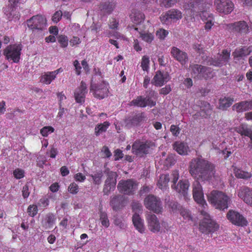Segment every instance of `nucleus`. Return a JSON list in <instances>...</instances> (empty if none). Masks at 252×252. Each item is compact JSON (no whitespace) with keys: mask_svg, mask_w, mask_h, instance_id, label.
<instances>
[{"mask_svg":"<svg viewBox=\"0 0 252 252\" xmlns=\"http://www.w3.org/2000/svg\"><path fill=\"white\" fill-rule=\"evenodd\" d=\"M251 52L252 50L250 47H243L241 48L236 49L233 52L232 55L235 62L236 63L237 61L239 60V58L246 56L249 55Z\"/></svg>","mask_w":252,"mask_h":252,"instance_id":"28","label":"nucleus"},{"mask_svg":"<svg viewBox=\"0 0 252 252\" xmlns=\"http://www.w3.org/2000/svg\"><path fill=\"white\" fill-rule=\"evenodd\" d=\"M22 49V45L20 44L9 45L4 49L3 55L7 60L18 63L20 60Z\"/></svg>","mask_w":252,"mask_h":252,"instance_id":"8","label":"nucleus"},{"mask_svg":"<svg viewBox=\"0 0 252 252\" xmlns=\"http://www.w3.org/2000/svg\"><path fill=\"white\" fill-rule=\"evenodd\" d=\"M227 28L232 31L240 34H246L249 32V27L244 21H240L227 25Z\"/></svg>","mask_w":252,"mask_h":252,"instance_id":"19","label":"nucleus"},{"mask_svg":"<svg viewBox=\"0 0 252 252\" xmlns=\"http://www.w3.org/2000/svg\"><path fill=\"white\" fill-rule=\"evenodd\" d=\"M54 129L50 126H44L40 129V133L44 137L47 136L48 134L54 132Z\"/></svg>","mask_w":252,"mask_h":252,"instance_id":"44","label":"nucleus"},{"mask_svg":"<svg viewBox=\"0 0 252 252\" xmlns=\"http://www.w3.org/2000/svg\"><path fill=\"white\" fill-rule=\"evenodd\" d=\"M157 94L154 91H149V95L146 97L139 96L136 99L131 101V105L137 106L140 107H145L147 106L151 107L156 104V100L152 99V97H157Z\"/></svg>","mask_w":252,"mask_h":252,"instance_id":"10","label":"nucleus"},{"mask_svg":"<svg viewBox=\"0 0 252 252\" xmlns=\"http://www.w3.org/2000/svg\"><path fill=\"white\" fill-rule=\"evenodd\" d=\"M140 37L148 43H151L154 37L153 34L151 33H140Z\"/></svg>","mask_w":252,"mask_h":252,"instance_id":"45","label":"nucleus"},{"mask_svg":"<svg viewBox=\"0 0 252 252\" xmlns=\"http://www.w3.org/2000/svg\"><path fill=\"white\" fill-rule=\"evenodd\" d=\"M212 112V108L210 104L206 101L201 102L200 110L198 112L199 116L203 118L210 116Z\"/></svg>","mask_w":252,"mask_h":252,"instance_id":"30","label":"nucleus"},{"mask_svg":"<svg viewBox=\"0 0 252 252\" xmlns=\"http://www.w3.org/2000/svg\"><path fill=\"white\" fill-rule=\"evenodd\" d=\"M149 59L147 56H144L142 58L141 62V67L143 70H147L149 68Z\"/></svg>","mask_w":252,"mask_h":252,"instance_id":"49","label":"nucleus"},{"mask_svg":"<svg viewBox=\"0 0 252 252\" xmlns=\"http://www.w3.org/2000/svg\"><path fill=\"white\" fill-rule=\"evenodd\" d=\"M132 222L134 226L139 232L142 233L144 232L145 228L144 226L143 221L141 219L138 213H135L133 215Z\"/></svg>","mask_w":252,"mask_h":252,"instance_id":"31","label":"nucleus"},{"mask_svg":"<svg viewBox=\"0 0 252 252\" xmlns=\"http://www.w3.org/2000/svg\"><path fill=\"white\" fill-rule=\"evenodd\" d=\"M235 175L236 177L240 179H247L250 178L252 175L248 172H245L241 169H237L235 170Z\"/></svg>","mask_w":252,"mask_h":252,"instance_id":"40","label":"nucleus"},{"mask_svg":"<svg viewBox=\"0 0 252 252\" xmlns=\"http://www.w3.org/2000/svg\"><path fill=\"white\" fill-rule=\"evenodd\" d=\"M236 131L241 135H244L250 137L252 131L248 127L246 124H242L239 126L236 127Z\"/></svg>","mask_w":252,"mask_h":252,"instance_id":"38","label":"nucleus"},{"mask_svg":"<svg viewBox=\"0 0 252 252\" xmlns=\"http://www.w3.org/2000/svg\"><path fill=\"white\" fill-rule=\"evenodd\" d=\"M200 213L203 217L199 224V229L202 233L208 234L216 231L219 225L212 219L210 215L205 210H201Z\"/></svg>","mask_w":252,"mask_h":252,"instance_id":"5","label":"nucleus"},{"mask_svg":"<svg viewBox=\"0 0 252 252\" xmlns=\"http://www.w3.org/2000/svg\"><path fill=\"white\" fill-rule=\"evenodd\" d=\"M144 118V115L142 113L132 114L125 119V126L127 128L136 126L143 120Z\"/></svg>","mask_w":252,"mask_h":252,"instance_id":"21","label":"nucleus"},{"mask_svg":"<svg viewBox=\"0 0 252 252\" xmlns=\"http://www.w3.org/2000/svg\"><path fill=\"white\" fill-rule=\"evenodd\" d=\"M120 192L126 195H132L137 188L136 183L131 179L121 180L117 186Z\"/></svg>","mask_w":252,"mask_h":252,"instance_id":"11","label":"nucleus"},{"mask_svg":"<svg viewBox=\"0 0 252 252\" xmlns=\"http://www.w3.org/2000/svg\"><path fill=\"white\" fill-rule=\"evenodd\" d=\"M88 92L86 84L81 81L80 86L74 92V97L76 101L81 104L85 102L86 94Z\"/></svg>","mask_w":252,"mask_h":252,"instance_id":"20","label":"nucleus"},{"mask_svg":"<svg viewBox=\"0 0 252 252\" xmlns=\"http://www.w3.org/2000/svg\"><path fill=\"white\" fill-rule=\"evenodd\" d=\"M46 161V160L45 157L40 156L37 158V165L39 167H43Z\"/></svg>","mask_w":252,"mask_h":252,"instance_id":"60","label":"nucleus"},{"mask_svg":"<svg viewBox=\"0 0 252 252\" xmlns=\"http://www.w3.org/2000/svg\"><path fill=\"white\" fill-rule=\"evenodd\" d=\"M80 43V39L79 38L76 36H74L70 40V44L71 46H74L75 45L78 44Z\"/></svg>","mask_w":252,"mask_h":252,"instance_id":"64","label":"nucleus"},{"mask_svg":"<svg viewBox=\"0 0 252 252\" xmlns=\"http://www.w3.org/2000/svg\"><path fill=\"white\" fill-rule=\"evenodd\" d=\"M93 183L95 185H99L101 183V178L103 176V173L101 170L95 172L91 175Z\"/></svg>","mask_w":252,"mask_h":252,"instance_id":"39","label":"nucleus"},{"mask_svg":"<svg viewBox=\"0 0 252 252\" xmlns=\"http://www.w3.org/2000/svg\"><path fill=\"white\" fill-rule=\"evenodd\" d=\"M173 148L181 155H187L189 152V148L187 143L182 141L175 142L173 144Z\"/></svg>","mask_w":252,"mask_h":252,"instance_id":"26","label":"nucleus"},{"mask_svg":"<svg viewBox=\"0 0 252 252\" xmlns=\"http://www.w3.org/2000/svg\"><path fill=\"white\" fill-rule=\"evenodd\" d=\"M132 209L136 211L135 213L139 212L142 210V205L137 202H133L132 205Z\"/></svg>","mask_w":252,"mask_h":252,"instance_id":"61","label":"nucleus"},{"mask_svg":"<svg viewBox=\"0 0 252 252\" xmlns=\"http://www.w3.org/2000/svg\"><path fill=\"white\" fill-rule=\"evenodd\" d=\"M230 53L226 50H222L221 54H219L214 58L207 57L206 63L208 65L221 67L226 64L230 59Z\"/></svg>","mask_w":252,"mask_h":252,"instance_id":"9","label":"nucleus"},{"mask_svg":"<svg viewBox=\"0 0 252 252\" xmlns=\"http://www.w3.org/2000/svg\"><path fill=\"white\" fill-rule=\"evenodd\" d=\"M62 15V11L61 10H59L54 13L52 18V20L54 23H57L61 19Z\"/></svg>","mask_w":252,"mask_h":252,"instance_id":"52","label":"nucleus"},{"mask_svg":"<svg viewBox=\"0 0 252 252\" xmlns=\"http://www.w3.org/2000/svg\"><path fill=\"white\" fill-rule=\"evenodd\" d=\"M234 99L229 97L220 98L219 100V108L225 110L231 105Z\"/></svg>","mask_w":252,"mask_h":252,"instance_id":"35","label":"nucleus"},{"mask_svg":"<svg viewBox=\"0 0 252 252\" xmlns=\"http://www.w3.org/2000/svg\"><path fill=\"white\" fill-rule=\"evenodd\" d=\"M109 126L110 123L107 121L102 124H98L94 128L95 135L97 136L102 133L105 132Z\"/></svg>","mask_w":252,"mask_h":252,"instance_id":"37","label":"nucleus"},{"mask_svg":"<svg viewBox=\"0 0 252 252\" xmlns=\"http://www.w3.org/2000/svg\"><path fill=\"white\" fill-rule=\"evenodd\" d=\"M131 20L135 24H139L142 22L145 16L143 13L137 10H133L130 15Z\"/></svg>","mask_w":252,"mask_h":252,"instance_id":"34","label":"nucleus"},{"mask_svg":"<svg viewBox=\"0 0 252 252\" xmlns=\"http://www.w3.org/2000/svg\"><path fill=\"white\" fill-rule=\"evenodd\" d=\"M119 25V21L115 18H112L109 21V28L111 29L117 30Z\"/></svg>","mask_w":252,"mask_h":252,"instance_id":"54","label":"nucleus"},{"mask_svg":"<svg viewBox=\"0 0 252 252\" xmlns=\"http://www.w3.org/2000/svg\"><path fill=\"white\" fill-rule=\"evenodd\" d=\"M179 0H161V4L165 7H170L175 4Z\"/></svg>","mask_w":252,"mask_h":252,"instance_id":"51","label":"nucleus"},{"mask_svg":"<svg viewBox=\"0 0 252 252\" xmlns=\"http://www.w3.org/2000/svg\"><path fill=\"white\" fill-rule=\"evenodd\" d=\"M62 71L61 68L52 72L45 73L41 76L40 81L46 84H50L55 79L56 75Z\"/></svg>","mask_w":252,"mask_h":252,"instance_id":"27","label":"nucleus"},{"mask_svg":"<svg viewBox=\"0 0 252 252\" xmlns=\"http://www.w3.org/2000/svg\"><path fill=\"white\" fill-rule=\"evenodd\" d=\"M29 185L30 183H27L23 188L22 195L24 198H26L29 196Z\"/></svg>","mask_w":252,"mask_h":252,"instance_id":"55","label":"nucleus"},{"mask_svg":"<svg viewBox=\"0 0 252 252\" xmlns=\"http://www.w3.org/2000/svg\"><path fill=\"white\" fill-rule=\"evenodd\" d=\"M193 49L197 52V53L201 54L203 53L204 48L202 45L200 44H194L193 45Z\"/></svg>","mask_w":252,"mask_h":252,"instance_id":"57","label":"nucleus"},{"mask_svg":"<svg viewBox=\"0 0 252 252\" xmlns=\"http://www.w3.org/2000/svg\"><path fill=\"white\" fill-rule=\"evenodd\" d=\"M181 18L182 13L176 9H172L160 17L161 22L166 25L171 23L172 21H176Z\"/></svg>","mask_w":252,"mask_h":252,"instance_id":"17","label":"nucleus"},{"mask_svg":"<svg viewBox=\"0 0 252 252\" xmlns=\"http://www.w3.org/2000/svg\"><path fill=\"white\" fill-rule=\"evenodd\" d=\"M124 154L121 150L117 149L115 151V160H119L123 157Z\"/></svg>","mask_w":252,"mask_h":252,"instance_id":"62","label":"nucleus"},{"mask_svg":"<svg viewBox=\"0 0 252 252\" xmlns=\"http://www.w3.org/2000/svg\"><path fill=\"white\" fill-rule=\"evenodd\" d=\"M13 175L14 177L17 179H20L24 177L25 172L21 169L17 168L14 170Z\"/></svg>","mask_w":252,"mask_h":252,"instance_id":"47","label":"nucleus"},{"mask_svg":"<svg viewBox=\"0 0 252 252\" xmlns=\"http://www.w3.org/2000/svg\"><path fill=\"white\" fill-rule=\"evenodd\" d=\"M148 227L153 232H158L160 230V225L157 216L153 214H149L146 217Z\"/></svg>","mask_w":252,"mask_h":252,"instance_id":"22","label":"nucleus"},{"mask_svg":"<svg viewBox=\"0 0 252 252\" xmlns=\"http://www.w3.org/2000/svg\"><path fill=\"white\" fill-rule=\"evenodd\" d=\"M170 79V77L167 73H163L160 71L156 72L152 83L156 86L161 87Z\"/></svg>","mask_w":252,"mask_h":252,"instance_id":"24","label":"nucleus"},{"mask_svg":"<svg viewBox=\"0 0 252 252\" xmlns=\"http://www.w3.org/2000/svg\"><path fill=\"white\" fill-rule=\"evenodd\" d=\"M55 222V218L54 215L49 213L43 218L41 224L45 229H49L53 227Z\"/></svg>","mask_w":252,"mask_h":252,"instance_id":"29","label":"nucleus"},{"mask_svg":"<svg viewBox=\"0 0 252 252\" xmlns=\"http://www.w3.org/2000/svg\"><path fill=\"white\" fill-rule=\"evenodd\" d=\"M170 180L172 181L171 175L170 177L169 174H162L160 175L157 185L161 189H166Z\"/></svg>","mask_w":252,"mask_h":252,"instance_id":"33","label":"nucleus"},{"mask_svg":"<svg viewBox=\"0 0 252 252\" xmlns=\"http://www.w3.org/2000/svg\"><path fill=\"white\" fill-rule=\"evenodd\" d=\"M170 54L175 60L179 62L182 65L188 63L189 56L188 54L175 46L171 48Z\"/></svg>","mask_w":252,"mask_h":252,"instance_id":"18","label":"nucleus"},{"mask_svg":"<svg viewBox=\"0 0 252 252\" xmlns=\"http://www.w3.org/2000/svg\"><path fill=\"white\" fill-rule=\"evenodd\" d=\"M226 217L233 224L237 226H244L248 224L247 220L242 215L232 210L228 212Z\"/></svg>","mask_w":252,"mask_h":252,"instance_id":"14","label":"nucleus"},{"mask_svg":"<svg viewBox=\"0 0 252 252\" xmlns=\"http://www.w3.org/2000/svg\"><path fill=\"white\" fill-rule=\"evenodd\" d=\"M246 100L236 103L232 106V110L238 113H241L248 111V107Z\"/></svg>","mask_w":252,"mask_h":252,"instance_id":"36","label":"nucleus"},{"mask_svg":"<svg viewBox=\"0 0 252 252\" xmlns=\"http://www.w3.org/2000/svg\"><path fill=\"white\" fill-rule=\"evenodd\" d=\"M181 215L185 219H188L189 220L191 219L190 212L188 210L184 209H182L181 211Z\"/></svg>","mask_w":252,"mask_h":252,"instance_id":"59","label":"nucleus"},{"mask_svg":"<svg viewBox=\"0 0 252 252\" xmlns=\"http://www.w3.org/2000/svg\"><path fill=\"white\" fill-rule=\"evenodd\" d=\"M171 91L170 85H166L159 90V94L163 95L168 94Z\"/></svg>","mask_w":252,"mask_h":252,"instance_id":"56","label":"nucleus"},{"mask_svg":"<svg viewBox=\"0 0 252 252\" xmlns=\"http://www.w3.org/2000/svg\"><path fill=\"white\" fill-rule=\"evenodd\" d=\"M214 4L218 11L227 14L231 12L234 5L230 0H215Z\"/></svg>","mask_w":252,"mask_h":252,"instance_id":"16","label":"nucleus"},{"mask_svg":"<svg viewBox=\"0 0 252 252\" xmlns=\"http://www.w3.org/2000/svg\"><path fill=\"white\" fill-rule=\"evenodd\" d=\"M94 71L95 73L92 78L90 88V92L93 93L95 97L100 99H103L108 95L109 85L104 81L99 84L96 83L97 79L100 80L102 78L101 73L99 70L97 71L96 68L94 69Z\"/></svg>","mask_w":252,"mask_h":252,"instance_id":"2","label":"nucleus"},{"mask_svg":"<svg viewBox=\"0 0 252 252\" xmlns=\"http://www.w3.org/2000/svg\"><path fill=\"white\" fill-rule=\"evenodd\" d=\"M99 217L101 224L105 227H108L110 223L107 214L105 212H100Z\"/></svg>","mask_w":252,"mask_h":252,"instance_id":"42","label":"nucleus"},{"mask_svg":"<svg viewBox=\"0 0 252 252\" xmlns=\"http://www.w3.org/2000/svg\"><path fill=\"white\" fill-rule=\"evenodd\" d=\"M105 173L107 175V178L104 183L103 192L104 194L108 195L111 190H113L115 188L117 174L116 172L108 169L106 170Z\"/></svg>","mask_w":252,"mask_h":252,"instance_id":"13","label":"nucleus"},{"mask_svg":"<svg viewBox=\"0 0 252 252\" xmlns=\"http://www.w3.org/2000/svg\"><path fill=\"white\" fill-rule=\"evenodd\" d=\"M192 77L197 79H208L213 77L211 69L209 67L198 64H190Z\"/></svg>","mask_w":252,"mask_h":252,"instance_id":"6","label":"nucleus"},{"mask_svg":"<svg viewBox=\"0 0 252 252\" xmlns=\"http://www.w3.org/2000/svg\"><path fill=\"white\" fill-rule=\"evenodd\" d=\"M154 146V143L151 141L147 140L143 142L137 140L132 145V152L133 154L142 157L149 154L150 149Z\"/></svg>","mask_w":252,"mask_h":252,"instance_id":"7","label":"nucleus"},{"mask_svg":"<svg viewBox=\"0 0 252 252\" xmlns=\"http://www.w3.org/2000/svg\"><path fill=\"white\" fill-rule=\"evenodd\" d=\"M209 202L216 209L224 210L228 207L230 202V198L224 192L214 190L208 195Z\"/></svg>","mask_w":252,"mask_h":252,"instance_id":"3","label":"nucleus"},{"mask_svg":"<svg viewBox=\"0 0 252 252\" xmlns=\"http://www.w3.org/2000/svg\"><path fill=\"white\" fill-rule=\"evenodd\" d=\"M189 173L195 179L192 185L194 200L203 206L206 205L200 182H210L215 177L216 170L214 165L202 157L194 158L189 162Z\"/></svg>","mask_w":252,"mask_h":252,"instance_id":"1","label":"nucleus"},{"mask_svg":"<svg viewBox=\"0 0 252 252\" xmlns=\"http://www.w3.org/2000/svg\"><path fill=\"white\" fill-rule=\"evenodd\" d=\"M238 195L246 203L252 206V189L246 186L242 187L239 190Z\"/></svg>","mask_w":252,"mask_h":252,"instance_id":"25","label":"nucleus"},{"mask_svg":"<svg viewBox=\"0 0 252 252\" xmlns=\"http://www.w3.org/2000/svg\"><path fill=\"white\" fill-rule=\"evenodd\" d=\"M170 131L174 136H177L179 134L180 129L179 127L174 125H172L170 126Z\"/></svg>","mask_w":252,"mask_h":252,"instance_id":"58","label":"nucleus"},{"mask_svg":"<svg viewBox=\"0 0 252 252\" xmlns=\"http://www.w3.org/2000/svg\"><path fill=\"white\" fill-rule=\"evenodd\" d=\"M179 173L178 170L173 171L171 174L172 184L171 188L177 192L180 197L187 200L188 198V190L189 187V182L188 180H181L177 184L179 179Z\"/></svg>","mask_w":252,"mask_h":252,"instance_id":"4","label":"nucleus"},{"mask_svg":"<svg viewBox=\"0 0 252 252\" xmlns=\"http://www.w3.org/2000/svg\"><path fill=\"white\" fill-rule=\"evenodd\" d=\"M68 189L70 193L76 194L78 191V186L76 183H73L69 185Z\"/></svg>","mask_w":252,"mask_h":252,"instance_id":"53","label":"nucleus"},{"mask_svg":"<svg viewBox=\"0 0 252 252\" xmlns=\"http://www.w3.org/2000/svg\"><path fill=\"white\" fill-rule=\"evenodd\" d=\"M73 64L75 68L76 74L77 75H80L81 73V66L80 65L79 62L77 60H75Z\"/></svg>","mask_w":252,"mask_h":252,"instance_id":"63","label":"nucleus"},{"mask_svg":"<svg viewBox=\"0 0 252 252\" xmlns=\"http://www.w3.org/2000/svg\"><path fill=\"white\" fill-rule=\"evenodd\" d=\"M121 199L118 196L113 197L110 201V205L114 210L117 211L120 208Z\"/></svg>","mask_w":252,"mask_h":252,"instance_id":"41","label":"nucleus"},{"mask_svg":"<svg viewBox=\"0 0 252 252\" xmlns=\"http://www.w3.org/2000/svg\"><path fill=\"white\" fill-rule=\"evenodd\" d=\"M168 32L163 29H159L156 32L157 36L160 39H163L168 34Z\"/></svg>","mask_w":252,"mask_h":252,"instance_id":"50","label":"nucleus"},{"mask_svg":"<svg viewBox=\"0 0 252 252\" xmlns=\"http://www.w3.org/2000/svg\"><path fill=\"white\" fill-rule=\"evenodd\" d=\"M27 26L31 30L42 31L46 25V19L41 15L33 16L27 21Z\"/></svg>","mask_w":252,"mask_h":252,"instance_id":"15","label":"nucleus"},{"mask_svg":"<svg viewBox=\"0 0 252 252\" xmlns=\"http://www.w3.org/2000/svg\"><path fill=\"white\" fill-rule=\"evenodd\" d=\"M201 13H200V16L201 19L205 21H210V20H214V18L213 15L211 13H210L209 12L207 11H200Z\"/></svg>","mask_w":252,"mask_h":252,"instance_id":"43","label":"nucleus"},{"mask_svg":"<svg viewBox=\"0 0 252 252\" xmlns=\"http://www.w3.org/2000/svg\"><path fill=\"white\" fill-rule=\"evenodd\" d=\"M28 213L30 216L34 217L37 213V207L36 205H30L28 208Z\"/></svg>","mask_w":252,"mask_h":252,"instance_id":"48","label":"nucleus"},{"mask_svg":"<svg viewBox=\"0 0 252 252\" xmlns=\"http://www.w3.org/2000/svg\"><path fill=\"white\" fill-rule=\"evenodd\" d=\"M145 205L149 210L158 214L162 210V203L160 198L153 195L147 196L144 200Z\"/></svg>","mask_w":252,"mask_h":252,"instance_id":"12","label":"nucleus"},{"mask_svg":"<svg viewBox=\"0 0 252 252\" xmlns=\"http://www.w3.org/2000/svg\"><path fill=\"white\" fill-rule=\"evenodd\" d=\"M115 6V2L113 1H107L100 4L99 8L104 13L110 14L113 11Z\"/></svg>","mask_w":252,"mask_h":252,"instance_id":"32","label":"nucleus"},{"mask_svg":"<svg viewBox=\"0 0 252 252\" xmlns=\"http://www.w3.org/2000/svg\"><path fill=\"white\" fill-rule=\"evenodd\" d=\"M203 4V1L200 0H185L184 7L193 13H198L202 10Z\"/></svg>","mask_w":252,"mask_h":252,"instance_id":"23","label":"nucleus"},{"mask_svg":"<svg viewBox=\"0 0 252 252\" xmlns=\"http://www.w3.org/2000/svg\"><path fill=\"white\" fill-rule=\"evenodd\" d=\"M114 224L121 229H125L126 227L125 221L122 218L115 217L114 219Z\"/></svg>","mask_w":252,"mask_h":252,"instance_id":"46","label":"nucleus"}]
</instances>
